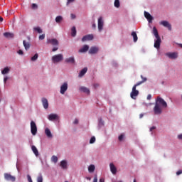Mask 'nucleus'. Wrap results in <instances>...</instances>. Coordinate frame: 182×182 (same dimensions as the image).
<instances>
[{"instance_id": "0e129e2a", "label": "nucleus", "mask_w": 182, "mask_h": 182, "mask_svg": "<svg viewBox=\"0 0 182 182\" xmlns=\"http://www.w3.org/2000/svg\"><path fill=\"white\" fill-rule=\"evenodd\" d=\"M94 86H95V87H97L99 86V85L95 84Z\"/></svg>"}, {"instance_id": "4468645a", "label": "nucleus", "mask_w": 182, "mask_h": 182, "mask_svg": "<svg viewBox=\"0 0 182 182\" xmlns=\"http://www.w3.org/2000/svg\"><path fill=\"white\" fill-rule=\"evenodd\" d=\"M79 90L82 92V93H86L87 95H90V90L86 87H80Z\"/></svg>"}, {"instance_id": "473e14b6", "label": "nucleus", "mask_w": 182, "mask_h": 182, "mask_svg": "<svg viewBox=\"0 0 182 182\" xmlns=\"http://www.w3.org/2000/svg\"><path fill=\"white\" fill-rule=\"evenodd\" d=\"M114 5L115 8H119L120 7V1L115 0Z\"/></svg>"}, {"instance_id": "bf43d9fd", "label": "nucleus", "mask_w": 182, "mask_h": 182, "mask_svg": "<svg viewBox=\"0 0 182 182\" xmlns=\"http://www.w3.org/2000/svg\"><path fill=\"white\" fill-rule=\"evenodd\" d=\"M143 116H144V114H139V119H142Z\"/></svg>"}, {"instance_id": "f03ea898", "label": "nucleus", "mask_w": 182, "mask_h": 182, "mask_svg": "<svg viewBox=\"0 0 182 182\" xmlns=\"http://www.w3.org/2000/svg\"><path fill=\"white\" fill-rule=\"evenodd\" d=\"M153 35H154L156 39L154 40V48L156 49H160V45H161V38H160V36L159 35V31H157V28L156 27L153 28L152 31Z\"/></svg>"}, {"instance_id": "8fccbe9b", "label": "nucleus", "mask_w": 182, "mask_h": 182, "mask_svg": "<svg viewBox=\"0 0 182 182\" xmlns=\"http://www.w3.org/2000/svg\"><path fill=\"white\" fill-rule=\"evenodd\" d=\"M17 53H18V55H23V51L22 50H19Z\"/></svg>"}, {"instance_id": "f8f14e48", "label": "nucleus", "mask_w": 182, "mask_h": 182, "mask_svg": "<svg viewBox=\"0 0 182 182\" xmlns=\"http://www.w3.org/2000/svg\"><path fill=\"white\" fill-rule=\"evenodd\" d=\"M161 25H163L165 28H168V31H171V24L167 21H163L160 23Z\"/></svg>"}, {"instance_id": "bb28decb", "label": "nucleus", "mask_w": 182, "mask_h": 182, "mask_svg": "<svg viewBox=\"0 0 182 182\" xmlns=\"http://www.w3.org/2000/svg\"><path fill=\"white\" fill-rule=\"evenodd\" d=\"M76 33H77L76 27L73 26L71 28V36H73V38H75V36H76Z\"/></svg>"}, {"instance_id": "a19ab883", "label": "nucleus", "mask_w": 182, "mask_h": 182, "mask_svg": "<svg viewBox=\"0 0 182 182\" xmlns=\"http://www.w3.org/2000/svg\"><path fill=\"white\" fill-rule=\"evenodd\" d=\"M124 137V134H121V135L118 137L119 141H122V140H123Z\"/></svg>"}, {"instance_id": "4d7b16f0", "label": "nucleus", "mask_w": 182, "mask_h": 182, "mask_svg": "<svg viewBox=\"0 0 182 182\" xmlns=\"http://www.w3.org/2000/svg\"><path fill=\"white\" fill-rule=\"evenodd\" d=\"M156 127H152L150 128V132H153V130H155Z\"/></svg>"}, {"instance_id": "338daca9", "label": "nucleus", "mask_w": 182, "mask_h": 182, "mask_svg": "<svg viewBox=\"0 0 182 182\" xmlns=\"http://www.w3.org/2000/svg\"><path fill=\"white\" fill-rule=\"evenodd\" d=\"M133 182H136V179H134Z\"/></svg>"}, {"instance_id": "a211bd4d", "label": "nucleus", "mask_w": 182, "mask_h": 182, "mask_svg": "<svg viewBox=\"0 0 182 182\" xmlns=\"http://www.w3.org/2000/svg\"><path fill=\"white\" fill-rule=\"evenodd\" d=\"M109 167L112 174H116L117 173V168H116V166H114V164H113V163H111L109 164Z\"/></svg>"}, {"instance_id": "603ef678", "label": "nucleus", "mask_w": 182, "mask_h": 182, "mask_svg": "<svg viewBox=\"0 0 182 182\" xmlns=\"http://www.w3.org/2000/svg\"><path fill=\"white\" fill-rule=\"evenodd\" d=\"M9 77H4V83H6V81L8 80Z\"/></svg>"}, {"instance_id": "9b49d317", "label": "nucleus", "mask_w": 182, "mask_h": 182, "mask_svg": "<svg viewBox=\"0 0 182 182\" xmlns=\"http://www.w3.org/2000/svg\"><path fill=\"white\" fill-rule=\"evenodd\" d=\"M93 34H88L82 37V41L86 42V41H93Z\"/></svg>"}, {"instance_id": "6e6552de", "label": "nucleus", "mask_w": 182, "mask_h": 182, "mask_svg": "<svg viewBox=\"0 0 182 182\" xmlns=\"http://www.w3.org/2000/svg\"><path fill=\"white\" fill-rule=\"evenodd\" d=\"M47 43H50L53 46H59V41L56 38L48 39Z\"/></svg>"}, {"instance_id": "58836bf2", "label": "nucleus", "mask_w": 182, "mask_h": 182, "mask_svg": "<svg viewBox=\"0 0 182 182\" xmlns=\"http://www.w3.org/2000/svg\"><path fill=\"white\" fill-rule=\"evenodd\" d=\"M103 124H105V122L103 121V119H100L99 120V126H103Z\"/></svg>"}, {"instance_id": "aec40b11", "label": "nucleus", "mask_w": 182, "mask_h": 182, "mask_svg": "<svg viewBox=\"0 0 182 182\" xmlns=\"http://www.w3.org/2000/svg\"><path fill=\"white\" fill-rule=\"evenodd\" d=\"M31 150L33 153H34L35 156H39V151H38V149L36 148V146H35V145H33L31 146Z\"/></svg>"}, {"instance_id": "423d86ee", "label": "nucleus", "mask_w": 182, "mask_h": 182, "mask_svg": "<svg viewBox=\"0 0 182 182\" xmlns=\"http://www.w3.org/2000/svg\"><path fill=\"white\" fill-rule=\"evenodd\" d=\"M132 99H136L139 96V90H136V87H132V91L130 93Z\"/></svg>"}, {"instance_id": "680f3d73", "label": "nucleus", "mask_w": 182, "mask_h": 182, "mask_svg": "<svg viewBox=\"0 0 182 182\" xmlns=\"http://www.w3.org/2000/svg\"><path fill=\"white\" fill-rule=\"evenodd\" d=\"M89 181H90V180H92V178H90V177H87L86 178Z\"/></svg>"}, {"instance_id": "c85d7f7f", "label": "nucleus", "mask_w": 182, "mask_h": 182, "mask_svg": "<svg viewBox=\"0 0 182 182\" xmlns=\"http://www.w3.org/2000/svg\"><path fill=\"white\" fill-rule=\"evenodd\" d=\"M132 36L133 37L134 42H137L139 38L137 37V33L135 31L132 33Z\"/></svg>"}, {"instance_id": "f3484780", "label": "nucleus", "mask_w": 182, "mask_h": 182, "mask_svg": "<svg viewBox=\"0 0 182 182\" xmlns=\"http://www.w3.org/2000/svg\"><path fill=\"white\" fill-rule=\"evenodd\" d=\"M58 119H59V116H58L56 114H50L48 115V120L51 122L53 120H57Z\"/></svg>"}, {"instance_id": "2f4dec72", "label": "nucleus", "mask_w": 182, "mask_h": 182, "mask_svg": "<svg viewBox=\"0 0 182 182\" xmlns=\"http://www.w3.org/2000/svg\"><path fill=\"white\" fill-rule=\"evenodd\" d=\"M95 165H90L89 167H88V171L89 173H93V171H95Z\"/></svg>"}, {"instance_id": "13d9d810", "label": "nucleus", "mask_w": 182, "mask_h": 182, "mask_svg": "<svg viewBox=\"0 0 182 182\" xmlns=\"http://www.w3.org/2000/svg\"><path fill=\"white\" fill-rule=\"evenodd\" d=\"M99 182H105V178H101L100 179V181H99Z\"/></svg>"}, {"instance_id": "c756f323", "label": "nucleus", "mask_w": 182, "mask_h": 182, "mask_svg": "<svg viewBox=\"0 0 182 182\" xmlns=\"http://www.w3.org/2000/svg\"><path fill=\"white\" fill-rule=\"evenodd\" d=\"M147 80V78H144L142 81L138 82L136 85H134L133 87H136L137 86H140V85H142V83H144Z\"/></svg>"}, {"instance_id": "6ab92c4d", "label": "nucleus", "mask_w": 182, "mask_h": 182, "mask_svg": "<svg viewBox=\"0 0 182 182\" xmlns=\"http://www.w3.org/2000/svg\"><path fill=\"white\" fill-rule=\"evenodd\" d=\"M87 50H89V46L85 45L82 48L79 50V52L80 53H83L85 52H87Z\"/></svg>"}, {"instance_id": "9d476101", "label": "nucleus", "mask_w": 182, "mask_h": 182, "mask_svg": "<svg viewBox=\"0 0 182 182\" xmlns=\"http://www.w3.org/2000/svg\"><path fill=\"white\" fill-rule=\"evenodd\" d=\"M166 56H168L169 59H177L178 54L177 53H166Z\"/></svg>"}, {"instance_id": "0eeeda50", "label": "nucleus", "mask_w": 182, "mask_h": 182, "mask_svg": "<svg viewBox=\"0 0 182 182\" xmlns=\"http://www.w3.org/2000/svg\"><path fill=\"white\" fill-rule=\"evenodd\" d=\"M4 178L5 180H7V181H15L16 180V178L15 176H13L10 173H4Z\"/></svg>"}, {"instance_id": "49530a36", "label": "nucleus", "mask_w": 182, "mask_h": 182, "mask_svg": "<svg viewBox=\"0 0 182 182\" xmlns=\"http://www.w3.org/2000/svg\"><path fill=\"white\" fill-rule=\"evenodd\" d=\"M58 49H59L58 47H54V48L52 49V52H56V50H58Z\"/></svg>"}, {"instance_id": "39448f33", "label": "nucleus", "mask_w": 182, "mask_h": 182, "mask_svg": "<svg viewBox=\"0 0 182 182\" xmlns=\"http://www.w3.org/2000/svg\"><path fill=\"white\" fill-rule=\"evenodd\" d=\"M103 25H105V22L103 21V17H100L98 18V31H99V32H102V31H103Z\"/></svg>"}, {"instance_id": "412c9836", "label": "nucleus", "mask_w": 182, "mask_h": 182, "mask_svg": "<svg viewBox=\"0 0 182 182\" xmlns=\"http://www.w3.org/2000/svg\"><path fill=\"white\" fill-rule=\"evenodd\" d=\"M23 45L26 49V50H28V49H29V48H31V43H29V42H26V41H23Z\"/></svg>"}, {"instance_id": "b1692460", "label": "nucleus", "mask_w": 182, "mask_h": 182, "mask_svg": "<svg viewBox=\"0 0 182 182\" xmlns=\"http://www.w3.org/2000/svg\"><path fill=\"white\" fill-rule=\"evenodd\" d=\"M4 36L5 38H14V35L12 33L6 32L4 33Z\"/></svg>"}, {"instance_id": "5fc2aeb1", "label": "nucleus", "mask_w": 182, "mask_h": 182, "mask_svg": "<svg viewBox=\"0 0 182 182\" xmlns=\"http://www.w3.org/2000/svg\"><path fill=\"white\" fill-rule=\"evenodd\" d=\"M178 139H179V140H182V134L178 135Z\"/></svg>"}, {"instance_id": "de8ad7c7", "label": "nucleus", "mask_w": 182, "mask_h": 182, "mask_svg": "<svg viewBox=\"0 0 182 182\" xmlns=\"http://www.w3.org/2000/svg\"><path fill=\"white\" fill-rule=\"evenodd\" d=\"M180 174H182V170H179L176 172V176H180Z\"/></svg>"}, {"instance_id": "864d4df0", "label": "nucleus", "mask_w": 182, "mask_h": 182, "mask_svg": "<svg viewBox=\"0 0 182 182\" xmlns=\"http://www.w3.org/2000/svg\"><path fill=\"white\" fill-rule=\"evenodd\" d=\"M151 100V95H148L147 96V100Z\"/></svg>"}, {"instance_id": "2eb2a0df", "label": "nucleus", "mask_w": 182, "mask_h": 182, "mask_svg": "<svg viewBox=\"0 0 182 182\" xmlns=\"http://www.w3.org/2000/svg\"><path fill=\"white\" fill-rule=\"evenodd\" d=\"M41 102H42V105H43L44 109H48L49 102H48V99L42 98Z\"/></svg>"}, {"instance_id": "393cba45", "label": "nucleus", "mask_w": 182, "mask_h": 182, "mask_svg": "<svg viewBox=\"0 0 182 182\" xmlns=\"http://www.w3.org/2000/svg\"><path fill=\"white\" fill-rule=\"evenodd\" d=\"M60 166H61L62 168H63V169L68 168V162H66V161H62L60 162Z\"/></svg>"}, {"instance_id": "7c9ffc66", "label": "nucleus", "mask_w": 182, "mask_h": 182, "mask_svg": "<svg viewBox=\"0 0 182 182\" xmlns=\"http://www.w3.org/2000/svg\"><path fill=\"white\" fill-rule=\"evenodd\" d=\"M9 68L6 67L4 68V70L1 71L2 75H6V73H9Z\"/></svg>"}, {"instance_id": "f704fd0d", "label": "nucleus", "mask_w": 182, "mask_h": 182, "mask_svg": "<svg viewBox=\"0 0 182 182\" xmlns=\"http://www.w3.org/2000/svg\"><path fill=\"white\" fill-rule=\"evenodd\" d=\"M37 182H43V177L40 174L37 178Z\"/></svg>"}, {"instance_id": "5701e85b", "label": "nucleus", "mask_w": 182, "mask_h": 182, "mask_svg": "<svg viewBox=\"0 0 182 182\" xmlns=\"http://www.w3.org/2000/svg\"><path fill=\"white\" fill-rule=\"evenodd\" d=\"M65 62H66V63H75V58L70 57L68 58H66Z\"/></svg>"}, {"instance_id": "37998d69", "label": "nucleus", "mask_w": 182, "mask_h": 182, "mask_svg": "<svg viewBox=\"0 0 182 182\" xmlns=\"http://www.w3.org/2000/svg\"><path fill=\"white\" fill-rule=\"evenodd\" d=\"M78 123H79V119H75L74 120V122H73V124H78Z\"/></svg>"}, {"instance_id": "3c124183", "label": "nucleus", "mask_w": 182, "mask_h": 182, "mask_svg": "<svg viewBox=\"0 0 182 182\" xmlns=\"http://www.w3.org/2000/svg\"><path fill=\"white\" fill-rule=\"evenodd\" d=\"M70 16H71V19H75L76 18V16L73 14H71Z\"/></svg>"}, {"instance_id": "72a5a7b5", "label": "nucleus", "mask_w": 182, "mask_h": 182, "mask_svg": "<svg viewBox=\"0 0 182 182\" xmlns=\"http://www.w3.org/2000/svg\"><path fill=\"white\" fill-rule=\"evenodd\" d=\"M33 31H36L38 33H42L43 32L41 27H34Z\"/></svg>"}, {"instance_id": "ddd939ff", "label": "nucleus", "mask_w": 182, "mask_h": 182, "mask_svg": "<svg viewBox=\"0 0 182 182\" xmlns=\"http://www.w3.org/2000/svg\"><path fill=\"white\" fill-rule=\"evenodd\" d=\"M98 52H99V48H97L96 46L91 47L89 50V53L90 55H95V54L97 53Z\"/></svg>"}, {"instance_id": "a878e982", "label": "nucleus", "mask_w": 182, "mask_h": 182, "mask_svg": "<svg viewBox=\"0 0 182 182\" xmlns=\"http://www.w3.org/2000/svg\"><path fill=\"white\" fill-rule=\"evenodd\" d=\"M45 133H46L47 137H49V138L52 137V132H50V129H49L48 128H46L45 129Z\"/></svg>"}, {"instance_id": "69168bd1", "label": "nucleus", "mask_w": 182, "mask_h": 182, "mask_svg": "<svg viewBox=\"0 0 182 182\" xmlns=\"http://www.w3.org/2000/svg\"><path fill=\"white\" fill-rule=\"evenodd\" d=\"M180 48H182V44H179Z\"/></svg>"}, {"instance_id": "a18cd8bd", "label": "nucleus", "mask_w": 182, "mask_h": 182, "mask_svg": "<svg viewBox=\"0 0 182 182\" xmlns=\"http://www.w3.org/2000/svg\"><path fill=\"white\" fill-rule=\"evenodd\" d=\"M32 8H33V9H35L38 8V5H36V4H32Z\"/></svg>"}, {"instance_id": "09e8293b", "label": "nucleus", "mask_w": 182, "mask_h": 182, "mask_svg": "<svg viewBox=\"0 0 182 182\" xmlns=\"http://www.w3.org/2000/svg\"><path fill=\"white\" fill-rule=\"evenodd\" d=\"M93 182H97V175H95Z\"/></svg>"}, {"instance_id": "4be33fe9", "label": "nucleus", "mask_w": 182, "mask_h": 182, "mask_svg": "<svg viewBox=\"0 0 182 182\" xmlns=\"http://www.w3.org/2000/svg\"><path fill=\"white\" fill-rule=\"evenodd\" d=\"M87 72V68H84L79 73V77L85 76V74Z\"/></svg>"}, {"instance_id": "1a4fd4ad", "label": "nucleus", "mask_w": 182, "mask_h": 182, "mask_svg": "<svg viewBox=\"0 0 182 182\" xmlns=\"http://www.w3.org/2000/svg\"><path fill=\"white\" fill-rule=\"evenodd\" d=\"M68 90V82H64L61 86H60V93L61 95H65V92Z\"/></svg>"}, {"instance_id": "ea45409f", "label": "nucleus", "mask_w": 182, "mask_h": 182, "mask_svg": "<svg viewBox=\"0 0 182 182\" xmlns=\"http://www.w3.org/2000/svg\"><path fill=\"white\" fill-rule=\"evenodd\" d=\"M39 39L40 41H43V39H45V34L39 36Z\"/></svg>"}, {"instance_id": "4c0bfd02", "label": "nucleus", "mask_w": 182, "mask_h": 182, "mask_svg": "<svg viewBox=\"0 0 182 182\" xmlns=\"http://www.w3.org/2000/svg\"><path fill=\"white\" fill-rule=\"evenodd\" d=\"M95 141H96V138L95 136H92L90 140V144H93V143H95Z\"/></svg>"}, {"instance_id": "c03bdc74", "label": "nucleus", "mask_w": 182, "mask_h": 182, "mask_svg": "<svg viewBox=\"0 0 182 182\" xmlns=\"http://www.w3.org/2000/svg\"><path fill=\"white\" fill-rule=\"evenodd\" d=\"M72 2H75V0H68L67 5H69V4H72Z\"/></svg>"}, {"instance_id": "c9c22d12", "label": "nucleus", "mask_w": 182, "mask_h": 182, "mask_svg": "<svg viewBox=\"0 0 182 182\" xmlns=\"http://www.w3.org/2000/svg\"><path fill=\"white\" fill-rule=\"evenodd\" d=\"M38 53H36L34 56L31 57L32 62H35V60L38 59Z\"/></svg>"}, {"instance_id": "cd10ccee", "label": "nucleus", "mask_w": 182, "mask_h": 182, "mask_svg": "<svg viewBox=\"0 0 182 182\" xmlns=\"http://www.w3.org/2000/svg\"><path fill=\"white\" fill-rule=\"evenodd\" d=\"M63 21V17L62 16H58L55 18L56 23H60Z\"/></svg>"}, {"instance_id": "e2e57ef3", "label": "nucleus", "mask_w": 182, "mask_h": 182, "mask_svg": "<svg viewBox=\"0 0 182 182\" xmlns=\"http://www.w3.org/2000/svg\"><path fill=\"white\" fill-rule=\"evenodd\" d=\"M141 77L142 80H144V79H146V77H144L143 75H141Z\"/></svg>"}, {"instance_id": "e433bc0d", "label": "nucleus", "mask_w": 182, "mask_h": 182, "mask_svg": "<svg viewBox=\"0 0 182 182\" xmlns=\"http://www.w3.org/2000/svg\"><path fill=\"white\" fill-rule=\"evenodd\" d=\"M52 161H53V163H58V156H53L51 158Z\"/></svg>"}, {"instance_id": "20e7f679", "label": "nucleus", "mask_w": 182, "mask_h": 182, "mask_svg": "<svg viewBox=\"0 0 182 182\" xmlns=\"http://www.w3.org/2000/svg\"><path fill=\"white\" fill-rule=\"evenodd\" d=\"M31 132L33 136H36V133H38V127H36V123L35 122H31Z\"/></svg>"}, {"instance_id": "dca6fc26", "label": "nucleus", "mask_w": 182, "mask_h": 182, "mask_svg": "<svg viewBox=\"0 0 182 182\" xmlns=\"http://www.w3.org/2000/svg\"><path fill=\"white\" fill-rule=\"evenodd\" d=\"M144 16L149 23L153 21V16H151V14H150V13L144 11Z\"/></svg>"}, {"instance_id": "052dcab7", "label": "nucleus", "mask_w": 182, "mask_h": 182, "mask_svg": "<svg viewBox=\"0 0 182 182\" xmlns=\"http://www.w3.org/2000/svg\"><path fill=\"white\" fill-rule=\"evenodd\" d=\"M0 22H4V18H2L1 16H0Z\"/></svg>"}, {"instance_id": "79ce46f5", "label": "nucleus", "mask_w": 182, "mask_h": 182, "mask_svg": "<svg viewBox=\"0 0 182 182\" xmlns=\"http://www.w3.org/2000/svg\"><path fill=\"white\" fill-rule=\"evenodd\" d=\"M27 179L28 182H33L32 178L31 177V175H27Z\"/></svg>"}, {"instance_id": "7ed1b4c3", "label": "nucleus", "mask_w": 182, "mask_h": 182, "mask_svg": "<svg viewBox=\"0 0 182 182\" xmlns=\"http://www.w3.org/2000/svg\"><path fill=\"white\" fill-rule=\"evenodd\" d=\"M63 60V54H57L52 57L53 63H59Z\"/></svg>"}, {"instance_id": "6e6d98bb", "label": "nucleus", "mask_w": 182, "mask_h": 182, "mask_svg": "<svg viewBox=\"0 0 182 182\" xmlns=\"http://www.w3.org/2000/svg\"><path fill=\"white\" fill-rule=\"evenodd\" d=\"M92 28V29H96V23H93Z\"/></svg>"}, {"instance_id": "f257e3e1", "label": "nucleus", "mask_w": 182, "mask_h": 182, "mask_svg": "<svg viewBox=\"0 0 182 182\" xmlns=\"http://www.w3.org/2000/svg\"><path fill=\"white\" fill-rule=\"evenodd\" d=\"M160 106H162V107H167V102H166L163 98L158 97L156 100L155 107H154V112L156 114H161L163 110Z\"/></svg>"}]
</instances>
